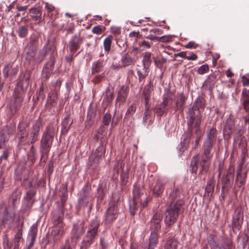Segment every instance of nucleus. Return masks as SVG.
Returning a JSON list of instances; mask_svg holds the SVG:
<instances>
[{
    "label": "nucleus",
    "instance_id": "f257e3e1",
    "mask_svg": "<svg viewBox=\"0 0 249 249\" xmlns=\"http://www.w3.org/2000/svg\"><path fill=\"white\" fill-rule=\"evenodd\" d=\"M31 74L32 71L30 70L22 71L20 72L10 106V110L13 114L18 110L22 105L25 92L31 84Z\"/></svg>",
    "mask_w": 249,
    "mask_h": 249
},
{
    "label": "nucleus",
    "instance_id": "f03ea898",
    "mask_svg": "<svg viewBox=\"0 0 249 249\" xmlns=\"http://www.w3.org/2000/svg\"><path fill=\"white\" fill-rule=\"evenodd\" d=\"M213 145L208 143L204 142L203 145V154L201 160L199 161V155L197 154L193 157L191 161L190 165L192 167V173L196 172L198 168H199L200 173H207L209 170L210 160L212 157L211 152Z\"/></svg>",
    "mask_w": 249,
    "mask_h": 249
},
{
    "label": "nucleus",
    "instance_id": "7ed1b4c3",
    "mask_svg": "<svg viewBox=\"0 0 249 249\" xmlns=\"http://www.w3.org/2000/svg\"><path fill=\"white\" fill-rule=\"evenodd\" d=\"M55 135V130L53 125H48L43 131L40 140V150L42 153V157L48 156Z\"/></svg>",
    "mask_w": 249,
    "mask_h": 249
},
{
    "label": "nucleus",
    "instance_id": "20e7f679",
    "mask_svg": "<svg viewBox=\"0 0 249 249\" xmlns=\"http://www.w3.org/2000/svg\"><path fill=\"white\" fill-rule=\"evenodd\" d=\"M99 226L100 222L96 217L90 221L86 234L81 243L80 249H88L94 242Z\"/></svg>",
    "mask_w": 249,
    "mask_h": 249
},
{
    "label": "nucleus",
    "instance_id": "39448f33",
    "mask_svg": "<svg viewBox=\"0 0 249 249\" xmlns=\"http://www.w3.org/2000/svg\"><path fill=\"white\" fill-rule=\"evenodd\" d=\"M184 200L182 199L178 200L175 203H171L167 208L165 213V223L170 226L177 220L179 213L183 211Z\"/></svg>",
    "mask_w": 249,
    "mask_h": 249
},
{
    "label": "nucleus",
    "instance_id": "423d86ee",
    "mask_svg": "<svg viewBox=\"0 0 249 249\" xmlns=\"http://www.w3.org/2000/svg\"><path fill=\"white\" fill-rule=\"evenodd\" d=\"M187 123L190 128L194 130L197 135L192 149H196L198 147L200 140L201 131L200 127L201 122V116L200 114L195 116L192 109L190 110L186 117Z\"/></svg>",
    "mask_w": 249,
    "mask_h": 249
},
{
    "label": "nucleus",
    "instance_id": "0eeeda50",
    "mask_svg": "<svg viewBox=\"0 0 249 249\" xmlns=\"http://www.w3.org/2000/svg\"><path fill=\"white\" fill-rule=\"evenodd\" d=\"M208 242L211 249H234L231 240L228 238H218L213 235H210L208 238Z\"/></svg>",
    "mask_w": 249,
    "mask_h": 249
},
{
    "label": "nucleus",
    "instance_id": "6e6552de",
    "mask_svg": "<svg viewBox=\"0 0 249 249\" xmlns=\"http://www.w3.org/2000/svg\"><path fill=\"white\" fill-rule=\"evenodd\" d=\"M29 124L24 122H21L19 123L16 134V140L18 146L25 145L27 143L28 136Z\"/></svg>",
    "mask_w": 249,
    "mask_h": 249
},
{
    "label": "nucleus",
    "instance_id": "1a4fd4ad",
    "mask_svg": "<svg viewBox=\"0 0 249 249\" xmlns=\"http://www.w3.org/2000/svg\"><path fill=\"white\" fill-rule=\"evenodd\" d=\"M78 202L82 206H88L89 211H91L92 206L93 197L91 188L89 186L85 185L83 187L78 198Z\"/></svg>",
    "mask_w": 249,
    "mask_h": 249
},
{
    "label": "nucleus",
    "instance_id": "9d476101",
    "mask_svg": "<svg viewBox=\"0 0 249 249\" xmlns=\"http://www.w3.org/2000/svg\"><path fill=\"white\" fill-rule=\"evenodd\" d=\"M53 224L55 226L52 231L53 240L54 243L59 241L65 234V225L62 222L61 218L57 217L53 221Z\"/></svg>",
    "mask_w": 249,
    "mask_h": 249
},
{
    "label": "nucleus",
    "instance_id": "9b49d317",
    "mask_svg": "<svg viewBox=\"0 0 249 249\" xmlns=\"http://www.w3.org/2000/svg\"><path fill=\"white\" fill-rule=\"evenodd\" d=\"M119 212L117 204L113 202L109 203V207L106 211L104 217L105 224L113 223L118 217Z\"/></svg>",
    "mask_w": 249,
    "mask_h": 249
},
{
    "label": "nucleus",
    "instance_id": "f8f14e48",
    "mask_svg": "<svg viewBox=\"0 0 249 249\" xmlns=\"http://www.w3.org/2000/svg\"><path fill=\"white\" fill-rule=\"evenodd\" d=\"M15 128L12 126H4L0 131V149L4 148L6 142H8L10 136L15 132Z\"/></svg>",
    "mask_w": 249,
    "mask_h": 249
},
{
    "label": "nucleus",
    "instance_id": "ddd939ff",
    "mask_svg": "<svg viewBox=\"0 0 249 249\" xmlns=\"http://www.w3.org/2000/svg\"><path fill=\"white\" fill-rule=\"evenodd\" d=\"M42 127V122L39 119L36 120L32 126L29 134V140L31 144H34L38 140L40 130Z\"/></svg>",
    "mask_w": 249,
    "mask_h": 249
},
{
    "label": "nucleus",
    "instance_id": "4468645a",
    "mask_svg": "<svg viewBox=\"0 0 249 249\" xmlns=\"http://www.w3.org/2000/svg\"><path fill=\"white\" fill-rule=\"evenodd\" d=\"M55 63V58L53 54L50 56V60L44 66L42 73L41 78L43 80L46 81L50 77L54 69Z\"/></svg>",
    "mask_w": 249,
    "mask_h": 249
},
{
    "label": "nucleus",
    "instance_id": "2eb2a0df",
    "mask_svg": "<svg viewBox=\"0 0 249 249\" xmlns=\"http://www.w3.org/2000/svg\"><path fill=\"white\" fill-rule=\"evenodd\" d=\"M83 41V38L80 34L72 36L69 42V48L71 53H76L80 49Z\"/></svg>",
    "mask_w": 249,
    "mask_h": 249
},
{
    "label": "nucleus",
    "instance_id": "dca6fc26",
    "mask_svg": "<svg viewBox=\"0 0 249 249\" xmlns=\"http://www.w3.org/2000/svg\"><path fill=\"white\" fill-rule=\"evenodd\" d=\"M15 211V210L11 209L10 207H6L4 209L0 218L2 225H10L14 222L16 215Z\"/></svg>",
    "mask_w": 249,
    "mask_h": 249
},
{
    "label": "nucleus",
    "instance_id": "f3484780",
    "mask_svg": "<svg viewBox=\"0 0 249 249\" xmlns=\"http://www.w3.org/2000/svg\"><path fill=\"white\" fill-rule=\"evenodd\" d=\"M21 194V192L20 190L18 188H16L10 197L8 201V205L6 207L10 208V207L11 209L16 211L17 206L19 204L20 201Z\"/></svg>",
    "mask_w": 249,
    "mask_h": 249
},
{
    "label": "nucleus",
    "instance_id": "a211bd4d",
    "mask_svg": "<svg viewBox=\"0 0 249 249\" xmlns=\"http://www.w3.org/2000/svg\"><path fill=\"white\" fill-rule=\"evenodd\" d=\"M18 71V67H13L12 64L7 65L3 69V76L5 78H8L10 82H11L15 77Z\"/></svg>",
    "mask_w": 249,
    "mask_h": 249
},
{
    "label": "nucleus",
    "instance_id": "6ab92c4d",
    "mask_svg": "<svg viewBox=\"0 0 249 249\" xmlns=\"http://www.w3.org/2000/svg\"><path fill=\"white\" fill-rule=\"evenodd\" d=\"M85 223L84 221L77 222L73 224L71 231V238L77 239L83 234L85 232L84 228Z\"/></svg>",
    "mask_w": 249,
    "mask_h": 249
},
{
    "label": "nucleus",
    "instance_id": "aec40b11",
    "mask_svg": "<svg viewBox=\"0 0 249 249\" xmlns=\"http://www.w3.org/2000/svg\"><path fill=\"white\" fill-rule=\"evenodd\" d=\"M162 215L160 213H156L153 216L150 222V228L153 230L152 232L158 231L160 229V222Z\"/></svg>",
    "mask_w": 249,
    "mask_h": 249
},
{
    "label": "nucleus",
    "instance_id": "412c9836",
    "mask_svg": "<svg viewBox=\"0 0 249 249\" xmlns=\"http://www.w3.org/2000/svg\"><path fill=\"white\" fill-rule=\"evenodd\" d=\"M204 107L205 103L204 99L202 98H197L195 101L193 107L188 109L187 115L190 110L192 109L195 116H196L197 114L201 115L200 113V110H203L204 108ZM201 116L202 117V116Z\"/></svg>",
    "mask_w": 249,
    "mask_h": 249
},
{
    "label": "nucleus",
    "instance_id": "4be33fe9",
    "mask_svg": "<svg viewBox=\"0 0 249 249\" xmlns=\"http://www.w3.org/2000/svg\"><path fill=\"white\" fill-rule=\"evenodd\" d=\"M106 64V61L102 59H99L94 61L92 63L91 68V74L95 75L103 71L104 67Z\"/></svg>",
    "mask_w": 249,
    "mask_h": 249
},
{
    "label": "nucleus",
    "instance_id": "5701e85b",
    "mask_svg": "<svg viewBox=\"0 0 249 249\" xmlns=\"http://www.w3.org/2000/svg\"><path fill=\"white\" fill-rule=\"evenodd\" d=\"M235 130L234 117L231 115L226 120L224 128V133L229 135L230 134L232 133Z\"/></svg>",
    "mask_w": 249,
    "mask_h": 249
},
{
    "label": "nucleus",
    "instance_id": "b1692460",
    "mask_svg": "<svg viewBox=\"0 0 249 249\" xmlns=\"http://www.w3.org/2000/svg\"><path fill=\"white\" fill-rule=\"evenodd\" d=\"M53 54L55 57L54 51L52 50L51 47L47 44L44 46L42 49L39 52L37 56V60L40 62H42L48 54Z\"/></svg>",
    "mask_w": 249,
    "mask_h": 249
},
{
    "label": "nucleus",
    "instance_id": "393cba45",
    "mask_svg": "<svg viewBox=\"0 0 249 249\" xmlns=\"http://www.w3.org/2000/svg\"><path fill=\"white\" fill-rule=\"evenodd\" d=\"M30 16L32 19L37 21V23H40L41 21L44 19V17L46 15L44 14V16L42 17L41 10L39 8L34 7L30 10Z\"/></svg>",
    "mask_w": 249,
    "mask_h": 249
},
{
    "label": "nucleus",
    "instance_id": "a878e982",
    "mask_svg": "<svg viewBox=\"0 0 249 249\" xmlns=\"http://www.w3.org/2000/svg\"><path fill=\"white\" fill-rule=\"evenodd\" d=\"M134 199L130 200L129 202V212L131 215H133L135 213L136 210L137 209V204L135 199L141 195V191L139 188H135L133 191Z\"/></svg>",
    "mask_w": 249,
    "mask_h": 249
},
{
    "label": "nucleus",
    "instance_id": "bb28decb",
    "mask_svg": "<svg viewBox=\"0 0 249 249\" xmlns=\"http://www.w3.org/2000/svg\"><path fill=\"white\" fill-rule=\"evenodd\" d=\"M28 43L29 48L34 53L36 51L38 45L39 35L36 34H33L31 35Z\"/></svg>",
    "mask_w": 249,
    "mask_h": 249
},
{
    "label": "nucleus",
    "instance_id": "cd10ccee",
    "mask_svg": "<svg viewBox=\"0 0 249 249\" xmlns=\"http://www.w3.org/2000/svg\"><path fill=\"white\" fill-rule=\"evenodd\" d=\"M153 91V85L151 82L145 86L142 92V97L145 100V107L148 106L151 93Z\"/></svg>",
    "mask_w": 249,
    "mask_h": 249
},
{
    "label": "nucleus",
    "instance_id": "c85d7f7f",
    "mask_svg": "<svg viewBox=\"0 0 249 249\" xmlns=\"http://www.w3.org/2000/svg\"><path fill=\"white\" fill-rule=\"evenodd\" d=\"M179 242L175 236L169 237L164 245V249H177Z\"/></svg>",
    "mask_w": 249,
    "mask_h": 249
},
{
    "label": "nucleus",
    "instance_id": "c756f323",
    "mask_svg": "<svg viewBox=\"0 0 249 249\" xmlns=\"http://www.w3.org/2000/svg\"><path fill=\"white\" fill-rule=\"evenodd\" d=\"M217 130L215 128H212L207 132V138L204 142L213 145L216 141Z\"/></svg>",
    "mask_w": 249,
    "mask_h": 249
},
{
    "label": "nucleus",
    "instance_id": "7c9ffc66",
    "mask_svg": "<svg viewBox=\"0 0 249 249\" xmlns=\"http://www.w3.org/2000/svg\"><path fill=\"white\" fill-rule=\"evenodd\" d=\"M72 121L71 120L69 115H67L62 122L61 131L63 133H67L72 124Z\"/></svg>",
    "mask_w": 249,
    "mask_h": 249
},
{
    "label": "nucleus",
    "instance_id": "2f4dec72",
    "mask_svg": "<svg viewBox=\"0 0 249 249\" xmlns=\"http://www.w3.org/2000/svg\"><path fill=\"white\" fill-rule=\"evenodd\" d=\"M214 187V179L213 178H210L208 180L205 188V195H207L208 196H211L213 192Z\"/></svg>",
    "mask_w": 249,
    "mask_h": 249
},
{
    "label": "nucleus",
    "instance_id": "473e14b6",
    "mask_svg": "<svg viewBox=\"0 0 249 249\" xmlns=\"http://www.w3.org/2000/svg\"><path fill=\"white\" fill-rule=\"evenodd\" d=\"M57 100V94L55 91H52L49 94L47 102L50 106H54L56 103Z\"/></svg>",
    "mask_w": 249,
    "mask_h": 249
},
{
    "label": "nucleus",
    "instance_id": "72a5a7b5",
    "mask_svg": "<svg viewBox=\"0 0 249 249\" xmlns=\"http://www.w3.org/2000/svg\"><path fill=\"white\" fill-rule=\"evenodd\" d=\"M158 242V236L156 232H151L149 239V249H154Z\"/></svg>",
    "mask_w": 249,
    "mask_h": 249
},
{
    "label": "nucleus",
    "instance_id": "f704fd0d",
    "mask_svg": "<svg viewBox=\"0 0 249 249\" xmlns=\"http://www.w3.org/2000/svg\"><path fill=\"white\" fill-rule=\"evenodd\" d=\"M17 32L20 38L26 37L29 32L28 26L27 25L20 26L18 28Z\"/></svg>",
    "mask_w": 249,
    "mask_h": 249
},
{
    "label": "nucleus",
    "instance_id": "c9c22d12",
    "mask_svg": "<svg viewBox=\"0 0 249 249\" xmlns=\"http://www.w3.org/2000/svg\"><path fill=\"white\" fill-rule=\"evenodd\" d=\"M164 187L163 183L158 182L155 185L153 189L154 194L159 196L161 194L164 190Z\"/></svg>",
    "mask_w": 249,
    "mask_h": 249
},
{
    "label": "nucleus",
    "instance_id": "e433bc0d",
    "mask_svg": "<svg viewBox=\"0 0 249 249\" xmlns=\"http://www.w3.org/2000/svg\"><path fill=\"white\" fill-rule=\"evenodd\" d=\"M113 39V36H109L106 38L104 41V47L105 51L108 52Z\"/></svg>",
    "mask_w": 249,
    "mask_h": 249
},
{
    "label": "nucleus",
    "instance_id": "4c0bfd02",
    "mask_svg": "<svg viewBox=\"0 0 249 249\" xmlns=\"http://www.w3.org/2000/svg\"><path fill=\"white\" fill-rule=\"evenodd\" d=\"M37 228L36 226L33 225L31 227L29 235L28 238L29 239L36 240L37 235Z\"/></svg>",
    "mask_w": 249,
    "mask_h": 249
},
{
    "label": "nucleus",
    "instance_id": "58836bf2",
    "mask_svg": "<svg viewBox=\"0 0 249 249\" xmlns=\"http://www.w3.org/2000/svg\"><path fill=\"white\" fill-rule=\"evenodd\" d=\"M151 54L150 53H146L143 54L142 61L144 68L149 66L151 64Z\"/></svg>",
    "mask_w": 249,
    "mask_h": 249
},
{
    "label": "nucleus",
    "instance_id": "ea45409f",
    "mask_svg": "<svg viewBox=\"0 0 249 249\" xmlns=\"http://www.w3.org/2000/svg\"><path fill=\"white\" fill-rule=\"evenodd\" d=\"M181 191L178 188L174 189L170 194L169 197L172 200H174L176 198L180 197Z\"/></svg>",
    "mask_w": 249,
    "mask_h": 249
},
{
    "label": "nucleus",
    "instance_id": "a19ab883",
    "mask_svg": "<svg viewBox=\"0 0 249 249\" xmlns=\"http://www.w3.org/2000/svg\"><path fill=\"white\" fill-rule=\"evenodd\" d=\"M105 78V74L103 72L100 74H98L95 76L92 80L91 82L94 84H97L100 83Z\"/></svg>",
    "mask_w": 249,
    "mask_h": 249
},
{
    "label": "nucleus",
    "instance_id": "79ce46f5",
    "mask_svg": "<svg viewBox=\"0 0 249 249\" xmlns=\"http://www.w3.org/2000/svg\"><path fill=\"white\" fill-rule=\"evenodd\" d=\"M243 218L242 211L240 208H237L234 212L233 215V219L237 222H238L240 219Z\"/></svg>",
    "mask_w": 249,
    "mask_h": 249
},
{
    "label": "nucleus",
    "instance_id": "37998d69",
    "mask_svg": "<svg viewBox=\"0 0 249 249\" xmlns=\"http://www.w3.org/2000/svg\"><path fill=\"white\" fill-rule=\"evenodd\" d=\"M113 99V93L108 89L106 90V94L104 97L103 102L107 104L110 103Z\"/></svg>",
    "mask_w": 249,
    "mask_h": 249
},
{
    "label": "nucleus",
    "instance_id": "c03bdc74",
    "mask_svg": "<svg viewBox=\"0 0 249 249\" xmlns=\"http://www.w3.org/2000/svg\"><path fill=\"white\" fill-rule=\"evenodd\" d=\"M241 170V168L239 170L237 173L236 179L239 180L240 184L242 185L245 182V180L247 177V172H245L243 175H242L240 173Z\"/></svg>",
    "mask_w": 249,
    "mask_h": 249
},
{
    "label": "nucleus",
    "instance_id": "a18cd8bd",
    "mask_svg": "<svg viewBox=\"0 0 249 249\" xmlns=\"http://www.w3.org/2000/svg\"><path fill=\"white\" fill-rule=\"evenodd\" d=\"M209 68L208 65L205 64L201 66L197 69V72L199 74H204L209 71Z\"/></svg>",
    "mask_w": 249,
    "mask_h": 249
},
{
    "label": "nucleus",
    "instance_id": "49530a36",
    "mask_svg": "<svg viewBox=\"0 0 249 249\" xmlns=\"http://www.w3.org/2000/svg\"><path fill=\"white\" fill-rule=\"evenodd\" d=\"M22 233L21 231L18 230L16 234L15 235L14 238V244H19V242L20 240L22 239Z\"/></svg>",
    "mask_w": 249,
    "mask_h": 249
},
{
    "label": "nucleus",
    "instance_id": "de8ad7c7",
    "mask_svg": "<svg viewBox=\"0 0 249 249\" xmlns=\"http://www.w3.org/2000/svg\"><path fill=\"white\" fill-rule=\"evenodd\" d=\"M111 116L109 113H106L103 118V123L105 125H108L111 121Z\"/></svg>",
    "mask_w": 249,
    "mask_h": 249
},
{
    "label": "nucleus",
    "instance_id": "09e8293b",
    "mask_svg": "<svg viewBox=\"0 0 249 249\" xmlns=\"http://www.w3.org/2000/svg\"><path fill=\"white\" fill-rule=\"evenodd\" d=\"M101 249H108L109 245L108 242L106 241L104 238H101L100 241Z\"/></svg>",
    "mask_w": 249,
    "mask_h": 249
},
{
    "label": "nucleus",
    "instance_id": "8fccbe9b",
    "mask_svg": "<svg viewBox=\"0 0 249 249\" xmlns=\"http://www.w3.org/2000/svg\"><path fill=\"white\" fill-rule=\"evenodd\" d=\"M75 53H71L67 55L65 57L66 61L68 63H71L72 61H73L74 58L76 56L77 54L74 55Z\"/></svg>",
    "mask_w": 249,
    "mask_h": 249
},
{
    "label": "nucleus",
    "instance_id": "3c124183",
    "mask_svg": "<svg viewBox=\"0 0 249 249\" xmlns=\"http://www.w3.org/2000/svg\"><path fill=\"white\" fill-rule=\"evenodd\" d=\"M9 156V152L8 149H6L3 152V154L0 157V164L2 163L3 160H7Z\"/></svg>",
    "mask_w": 249,
    "mask_h": 249
},
{
    "label": "nucleus",
    "instance_id": "603ef678",
    "mask_svg": "<svg viewBox=\"0 0 249 249\" xmlns=\"http://www.w3.org/2000/svg\"><path fill=\"white\" fill-rule=\"evenodd\" d=\"M206 83L207 84H209L210 86H213L215 84V77L213 75L208 76L207 79L206 80Z\"/></svg>",
    "mask_w": 249,
    "mask_h": 249
},
{
    "label": "nucleus",
    "instance_id": "864d4df0",
    "mask_svg": "<svg viewBox=\"0 0 249 249\" xmlns=\"http://www.w3.org/2000/svg\"><path fill=\"white\" fill-rule=\"evenodd\" d=\"M61 85V81L60 79H57L55 83L53 85V86L54 87V89L52 90V91H55L57 92L60 89Z\"/></svg>",
    "mask_w": 249,
    "mask_h": 249
},
{
    "label": "nucleus",
    "instance_id": "5fc2aeb1",
    "mask_svg": "<svg viewBox=\"0 0 249 249\" xmlns=\"http://www.w3.org/2000/svg\"><path fill=\"white\" fill-rule=\"evenodd\" d=\"M36 192L33 190L30 189L26 193V198L28 201H30L36 195Z\"/></svg>",
    "mask_w": 249,
    "mask_h": 249
},
{
    "label": "nucleus",
    "instance_id": "6e6d98bb",
    "mask_svg": "<svg viewBox=\"0 0 249 249\" xmlns=\"http://www.w3.org/2000/svg\"><path fill=\"white\" fill-rule=\"evenodd\" d=\"M169 101V99L167 98H165L163 99L162 103L161 104L160 106L159 107L160 108H161V110L165 111H166V106L168 105Z\"/></svg>",
    "mask_w": 249,
    "mask_h": 249
},
{
    "label": "nucleus",
    "instance_id": "4d7b16f0",
    "mask_svg": "<svg viewBox=\"0 0 249 249\" xmlns=\"http://www.w3.org/2000/svg\"><path fill=\"white\" fill-rule=\"evenodd\" d=\"M169 101V99L167 98H165L163 99L162 103L161 104L160 106L159 107L160 108H161V110L165 111H166V106L168 105Z\"/></svg>",
    "mask_w": 249,
    "mask_h": 249
},
{
    "label": "nucleus",
    "instance_id": "13d9d810",
    "mask_svg": "<svg viewBox=\"0 0 249 249\" xmlns=\"http://www.w3.org/2000/svg\"><path fill=\"white\" fill-rule=\"evenodd\" d=\"M45 9L46 10L48 13H51L55 11V7L52 4L48 2L45 3Z\"/></svg>",
    "mask_w": 249,
    "mask_h": 249
},
{
    "label": "nucleus",
    "instance_id": "bf43d9fd",
    "mask_svg": "<svg viewBox=\"0 0 249 249\" xmlns=\"http://www.w3.org/2000/svg\"><path fill=\"white\" fill-rule=\"evenodd\" d=\"M242 100L244 109L246 112L249 111V99L242 98Z\"/></svg>",
    "mask_w": 249,
    "mask_h": 249
},
{
    "label": "nucleus",
    "instance_id": "052dcab7",
    "mask_svg": "<svg viewBox=\"0 0 249 249\" xmlns=\"http://www.w3.org/2000/svg\"><path fill=\"white\" fill-rule=\"evenodd\" d=\"M186 58L188 60H196L197 58V56L194 53H188L187 52Z\"/></svg>",
    "mask_w": 249,
    "mask_h": 249
},
{
    "label": "nucleus",
    "instance_id": "680f3d73",
    "mask_svg": "<svg viewBox=\"0 0 249 249\" xmlns=\"http://www.w3.org/2000/svg\"><path fill=\"white\" fill-rule=\"evenodd\" d=\"M23 185L26 189H30L33 187V182L31 179H24Z\"/></svg>",
    "mask_w": 249,
    "mask_h": 249
},
{
    "label": "nucleus",
    "instance_id": "e2e57ef3",
    "mask_svg": "<svg viewBox=\"0 0 249 249\" xmlns=\"http://www.w3.org/2000/svg\"><path fill=\"white\" fill-rule=\"evenodd\" d=\"M3 247L4 249H11L12 247V244L9 241L6 236H5L3 240Z\"/></svg>",
    "mask_w": 249,
    "mask_h": 249
},
{
    "label": "nucleus",
    "instance_id": "0e129e2a",
    "mask_svg": "<svg viewBox=\"0 0 249 249\" xmlns=\"http://www.w3.org/2000/svg\"><path fill=\"white\" fill-rule=\"evenodd\" d=\"M65 30L67 31V34L72 33L74 30V25L73 23H70L68 24Z\"/></svg>",
    "mask_w": 249,
    "mask_h": 249
},
{
    "label": "nucleus",
    "instance_id": "69168bd1",
    "mask_svg": "<svg viewBox=\"0 0 249 249\" xmlns=\"http://www.w3.org/2000/svg\"><path fill=\"white\" fill-rule=\"evenodd\" d=\"M111 30L112 33L116 36L120 35L121 34V28L120 27L113 26L111 27Z\"/></svg>",
    "mask_w": 249,
    "mask_h": 249
},
{
    "label": "nucleus",
    "instance_id": "338daca9",
    "mask_svg": "<svg viewBox=\"0 0 249 249\" xmlns=\"http://www.w3.org/2000/svg\"><path fill=\"white\" fill-rule=\"evenodd\" d=\"M198 45L196 44L194 41H190L186 44L184 47L187 49H196Z\"/></svg>",
    "mask_w": 249,
    "mask_h": 249
},
{
    "label": "nucleus",
    "instance_id": "774afa93",
    "mask_svg": "<svg viewBox=\"0 0 249 249\" xmlns=\"http://www.w3.org/2000/svg\"><path fill=\"white\" fill-rule=\"evenodd\" d=\"M92 32L93 33L100 35L102 33V30L100 26H96L92 28Z\"/></svg>",
    "mask_w": 249,
    "mask_h": 249
}]
</instances>
